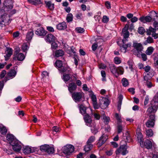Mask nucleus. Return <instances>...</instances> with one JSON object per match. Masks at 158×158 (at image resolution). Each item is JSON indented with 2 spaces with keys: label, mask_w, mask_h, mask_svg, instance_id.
I'll use <instances>...</instances> for the list:
<instances>
[{
  "label": "nucleus",
  "mask_w": 158,
  "mask_h": 158,
  "mask_svg": "<svg viewBox=\"0 0 158 158\" xmlns=\"http://www.w3.org/2000/svg\"><path fill=\"white\" fill-rule=\"evenodd\" d=\"M114 63L117 64H120L121 62V59L118 57H116L114 58Z\"/></svg>",
  "instance_id": "nucleus-51"
},
{
  "label": "nucleus",
  "mask_w": 158,
  "mask_h": 158,
  "mask_svg": "<svg viewBox=\"0 0 158 158\" xmlns=\"http://www.w3.org/2000/svg\"><path fill=\"white\" fill-rule=\"evenodd\" d=\"M77 87L75 83H70L69 84L68 90L71 93H73V91L76 89Z\"/></svg>",
  "instance_id": "nucleus-22"
},
{
  "label": "nucleus",
  "mask_w": 158,
  "mask_h": 158,
  "mask_svg": "<svg viewBox=\"0 0 158 158\" xmlns=\"http://www.w3.org/2000/svg\"><path fill=\"white\" fill-rule=\"evenodd\" d=\"M56 28L59 30H64L67 27L66 23L64 22L58 23L56 25Z\"/></svg>",
  "instance_id": "nucleus-20"
},
{
  "label": "nucleus",
  "mask_w": 158,
  "mask_h": 158,
  "mask_svg": "<svg viewBox=\"0 0 158 158\" xmlns=\"http://www.w3.org/2000/svg\"><path fill=\"white\" fill-rule=\"evenodd\" d=\"M4 6L11 9L13 7L12 1L11 0H6L4 3Z\"/></svg>",
  "instance_id": "nucleus-23"
},
{
  "label": "nucleus",
  "mask_w": 158,
  "mask_h": 158,
  "mask_svg": "<svg viewBox=\"0 0 158 158\" xmlns=\"http://www.w3.org/2000/svg\"><path fill=\"white\" fill-rule=\"evenodd\" d=\"M128 27H126V26L123 28L122 33L123 34V38H128L129 35V33L128 31Z\"/></svg>",
  "instance_id": "nucleus-26"
},
{
  "label": "nucleus",
  "mask_w": 158,
  "mask_h": 158,
  "mask_svg": "<svg viewBox=\"0 0 158 158\" xmlns=\"http://www.w3.org/2000/svg\"><path fill=\"white\" fill-rule=\"evenodd\" d=\"M127 64L129 66L130 69H132L133 68L132 66L133 65V61L132 60H129L128 61Z\"/></svg>",
  "instance_id": "nucleus-58"
},
{
  "label": "nucleus",
  "mask_w": 158,
  "mask_h": 158,
  "mask_svg": "<svg viewBox=\"0 0 158 158\" xmlns=\"http://www.w3.org/2000/svg\"><path fill=\"white\" fill-rule=\"evenodd\" d=\"M143 69L145 70V72L146 73L148 72L151 70L150 67L148 65H147L145 67H144Z\"/></svg>",
  "instance_id": "nucleus-61"
},
{
  "label": "nucleus",
  "mask_w": 158,
  "mask_h": 158,
  "mask_svg": "<svg viewBox=\"0 0 158 158\" xmlns=\"http://www.w3.org/2000/svg\"><path fill=\"white\" fill-rule=\"evenodd\" d=\"M109 67L111 73L114 74L116 77H118V73L117 72V68L116 67L114 64H109Z\"/></svg>",
  "instance_id": "nucleus-13"
},
{
  "label": "nucleus",
  "mask_w": 158,
  "mask_h": 158,
  "mask_svg": "<svg viewBox=\"0 0 158 158\" xmlns=\"http://www.w3.org/2000/svg\"><path fill=\"white\" fill-rule=\"evenodd\" d=\"M76 31L79 33H82L84 31V29L81 27H77L76 28Z\"/></svg>",
  "instance_id": "nucleus-56"
},
{
  "label": "nucleus",
  "mask_w": 158,
  "mask_h": 158,
  "mask_svg": "<svg viewBox=\"0 0 158 158\" xmlns=\"http://www.w3.org/2000/svg\"><path fill=\"white\" fill-rule=\"evenodd\" d=\"M52 130L53 132L56 133L59 131V127L57 126H54L52 128Z\"/></svg>",
  "instance_id": "nucleus-64"
},
{
  "label": "nucleus",
  "mask_w": 158,
  "mask_h": 158,
  "mask_svg": "<svg viewBox=\"0 0 158 158\" xmlns=\"http://www.w3.org/2000/svg\"><path fill=\"white\" fill-rule=\"evenodd\" d=\"M6 139L7 140L9 141L10 143H10L14 141L17 140L14 138V137L13 135L11 134H8L6 135Z\"/></svg>",
  "instance_id": "nucleus-31"
},
{
  "label": "nucleus",
  "mask_w": 158,
  "mask_h": 158,
  "mask_svg": "<svg viewBox=\"0 0 158 158\" xmlns=\"http://www.w3.org/2000/svg\"><path fill=\"white\" fill-rule=\"evenodd\" d=\"M59 70L61 73H64L66 72L67 73H69L70 72L71 69L68 67H64L62 66L59 69Z\"/></svg>",
  "instance_id": "nucleus-27"
},
{
  "label": "nucleus",
  "mask_w": 158,
  "mask_h": 158,
  "mask_svg": "<svg viewBox=\"0 0 158 158\" xmlns=\"http://www.w3.org/2000/svg\"><path fill=\"white\" fill-rule=\"evenodd\" d=\"M155 116L151 114L149 116V119L146 123V126L148 127H152L154 125L155 122Z\"/></svg>",
  "instance_id": "nucleus-6"
},
{
  "label": "nucleus",
  "mask_w": 158,
  "mask_h": 158,
  "mask_svg": "<svg viewBox=\"0 0 158 158\" xmlns=\"http://www.w3.org/2000/svg\"><path fill=\"white\" fill-rule=\"evenodd\" d=\"M145 32V29L142 27H139L138 30V32L140 34L143 35Z\"/></svg>",
  "instance_id": "nucleus-49"
},
{
  "label": "nucleus",
  "mask_w": 158,
  "mask_h": 158,
  "mask_svg": "<svg viewBox=\"0 0 158 158\" xmlns=\"http://www.w3.org/2000/svg\"><path fill=\"white\" fill-rule=\"evenodd\" d=\"M131 46V43H129L126 44H123L122 46L120 47V49L122 52L125 53L127 51V48L130 47Z\"/></svg>",
  "instance_id": "nucleus-21"
},
{
  "label": "nucleus",
  "mask_w": 158,
  "mask_h": 158,
  "mask_svg": "<svg viewBox=\"0 0 158 158\" xmlns=\"http://www.w3.org/2000/svg\"><path fill=\"white\" fill-rule=\"evenodd\" d=\"M154 48L152 47H148L145 51L146 54L148 55H150L153 53Z\"/></svg>",
  "instance_id": "nucleus-36"
},
{
  "label": "nucleus",
  "mask_w": 158,
  "mask_h": 158,
  "mask_svg": "<svg viewBox=\"0 0 158 158\" xmlns=\"http://www.w3.org/2000/svg\"><path fill=\"white\" fill-rule=\"evenodd\" d=\"M153 18H152L149 16L147 15L145 17L142 16L140 17L139 20L140 21L143 23L150 22L152 20Z\"/></svg>",
  "instance_id": "nucleus-16"
},
{
  "label": "nucleus",
  "mask_w": 158,
  "mask_h": 158,
  "mask_svg": "<svg viewBox=\"0 0 158 158\" xmlns=\"http://www.w3.org/2000/svg\"><path fill=\"white\" fill-rule=\"evenodd\" d=\"M83 95V93L81 92H74L72 94V97L75 102H79L81 100Z\"/></svg>",
  "instance_id": "nucleus-7"
},
{
  "label": "nucleus",
  "mask_w": 158,
  "mask_h": 158,
  "mask_svg": "<svg viewBox=\"0 0 158 158\" xmlns=\"http://www.w3.org/2000/svg\"><path fill=\"white\" fill-rule=\"evenodd\" d=\"M147 54L145 53H142L141 54V56L142 59L143 60V61H146L147 60Z\"/></svg>",
  "instance_id": "nucleus-63"
},
{
  "label": "nucleus",
  "mask_w": 158,
  "mask_h": 158,
  "mask_svg": "<svg viewBox=\"0 0 158 158\" xmlns=\"http://www.w3.org/2000/svg\"><path fill=\"white\" fill-rule=\"evenodd\" d=\"M134 49L133 50V52L134 55L137 57H139L140 53L142 52L143 47L140 43H134L133 44Z\"/></svg>",
  "instance_id": "nucleus-1"
},
{
  "label": "nucleus",
  "mask_w": 158,
  "mask_h": 158,
  "mask_svg": "<svg viewBox=\"0 0 158 158\" xmlns=\"http://www.w3.org/2000/svg\"><path fill=\"white\" fill-rule=\"evenodd\" d=\"M6 55L4 56L5 60L7 61L9 60L10 57L12 54L13 50L10 48H6Z\"/></svg>",
  "instance_id": "nucleus-17"
},
{
  "label": "nucleus",
  "mask_w": 158,
  "mask_h": 158,
  "mask_svg": "<svg viewBox=\"0 0 158 158\" xmlns=\"http://www.w3.org/2000/svg\"><path fill=\"white\" fill-rule=\"evenodd\" d=\"M158 108V107L152 105L150 103L147 110V115L150 116L151 114H154L155 115V113L157 111Z\"/></svg>",
  "instance_id": "nucleus-5"
},
{
  "label": "nucleus",
  "mask_w": 158,
  "mask_h": 158,
  "mask_svg": "<svg viewBox=\"0 0 158 158\" xmlns=\"http://www.w3.org/2000/svg\"><path fill=\"white\" fill-rule=\"evenodd\" d=\"M55 65L56 67L59 69L62 66V61L60 60H56L55 63Z\"/></svg>",
  "instance_id": "nucleus-44"
},
{
  "label": "nucleus",
  "mask_w": 158,
  "mask_h": 158,
  "mask_svg": "<svg viewBox=\"0 0 158 158\" xmlns=\"http://www.w3.org/2000/svg\"><path fill=\"white\" fill-rule=\"evenodd\" d=\"M55 39V37L51 34H48L46 36L45 38L46 41L49 43L54 41Z\"/></svg>",
  "instance_id": "nucleus-15"
},
{
  "label": "nucleus",
  "mask_w": 158,
  "mask_h": 158,
  "mask_svg": "<svg viewBox=\"0 0 158 158\" xmlns=\"http://www.w3.org/2000/svg\"><path fill=\"white\" fill-rule=\"evenodd\" d=\"M34 35V33L33 30H29L27 35L26 39L27 40L30 41L31 40Z\"/></svg>",
  "instance_id": "nucleus-28"
},
{
  "label": "nucleus",
  "mask_w": 158,
  "mask_h": 158,
  "mask_svg": "<svg viewBox=\"0 0 158 158\" xmlns=\"http://www.w3.org/2000/svg\"><path fill=\"white\" fill-rule=\"evenodd\" d=\"M64 55V52L62 50H59L56 51L55 55L56 57L62 56Z\"/></svg>",
  "instance_id": "nucleus-38"
},
{
  "label": "nucleus",
  "mask_w": 158,
  "mask_h": 158,
  "mask_svg": "<svg viewBox=\"0 0 158 158\" xmlns=\"http://www.w3.org/2000/svg\"><path fill=\"white\" fill-rule=\"evenodd\" d=\"M84 119L87 126H91V124L92 123V120L91 117L89 114H86L84 116Z\"/></svg>",
  "instance_id": "nucleus-12"
},
{
  "label": "nucleus",
  "mask_w": 158,
  "mask_h": 158,
  "mask_svg": "<svg viewBox=\"0 0 158 158\" xmlns=\"http://www.w3.org/2000/svg\"><path fill=\"white\" fill-rule=\"evenodd\" d=\"M7 131V129L6 127L3 125H0V132L3 135L6 134Z\"/></svg>",
  "instance_id": "nucleus-34"
},
{
  "label": "nucleus",
  "mask_w": 158,
  "mask_h": 158,
  "mask_svg": "<svg viewBox=\"0 0 158 158\" xmlns=\"http://www.w3.org/2000/svg\"><path fill=\"white\" fill-rule=\"evenodd\" d=\"M47 31L45 30L43 27H40L35 31L36 35L39 36H45L47 33Z\"/></svg>",
  "instance_id": "nucleus-14"
},
{
  "label": "nucleus",
  "mask_w": 158,
  "mask_h": 158,
  "mask_svg": "<svg viewBox=\"0 0 158 158\" xmlns=\"http://www.w3.org/2000/svg\"><path fill=\"white\" fill-rule=\"evenodd\" d=\"M151 103L154 106H155L158 107V96H155Z\"/></svg>",
  "instance_id": "nucleus-29"
},
{
  "label": "nucleus",
  "mask_w": 158,
  "mask_h": 158,
  "mask_svg": "<svg viewBox=\"0 0 158 158\" xmlns=\"http://www.w3.org/2000/svg\"><path fill=\"white\" fill-rule=\"evenodd\" d=\"M108 138V136L106 135L103 134L99 139L98 142L97 143L98 147H100L101 146L105 143Z\"/></svg>",
  "instance_id": "nucleus-8"
},
{
  "label": "nucleus",
  "mask_w": 158,
  "mask_h": 158,
  "mask_svg": "<svg viewBox=\"0 0 158 158\" xmlns=\"http://www.w3.org/2000/svg\"><path fill=\"white\" fill-rule=\"evenodd\" d=\"M95 137L94 136H91L88 140L87 143L91 144L95 140Z\"/></svg>",
  "instance_id": "nucleus-48"
},
{
  "label": "nucleus",
  "mask_w": 158,
  "mask_h": 158,
  "mask_svg": "<svg viewBox=\"0 0 158 158\" xmlns=\"http://www.w3.org/2000/svg\"><path fill=\"white\" fill-rule=\"evenodd\" d=\"M45 4H46V7L51 10H52L54 8V4L52 3L51 1H45Z\"/></svg>",
  "instance_id": "nucleus-24"
},
{
  "label": "nucleus",
  "mask_w": 158,
  "mask_h": 158,
  "mask_svg": "<svg viewBox=\"0 0 158 158\" xmlns=\"http://www.w3.org/2000/svg\"><path fill=\"white\" fill-rule=\"evenodd\" d=\"M103 100V104L106 107H107L110 104L109 100L106 98H104Z\"/></svg>",
  "instance_id": "nucleus-53"
},
{
  "label": "nucleus",
  "mask_w": 158,
  "mask_h": 158,
  "mask_svg": "<svg viewBox=\"0 0 158 158\" xmlns=\"http://www.w3.org/2000/svg\"><path fill=\"white\" fill-rule=\"evenodd\" d=\"M23 152L25 154H27L31 152V148L28 146H26L23 148Z\"/></svg>",
  "instance_id": "nucleus-33"
},
{
  "label": "nucleus",
  "mask_w": 158,
  "mask_h": 158,
  "mask_svg": "<svg viewBox=\"0 0 158 158\" xmlns=\"http://www.w3.org/2000/svg\"><path fill=\"white\" fill-rule=\"evenodd\" d=\"M92 101L93 106L95 109H98L99 107L97 103V98L96 95L94 94H91L90 96Z\"/></svg>",
  "instance_id": "nucleus-11"
},
{
  "label": "nucleus",
  "mask_w": 158,
  "mask_h": 158,
  "mask_svg": "<svg viewBox=\"0 0 158 158\" xmlns=\"http://www.w3.org/2000/svg\"><path fill=\"white\" fill-rule=\"evenodd\" d=\"M11 145L12 146V149L16 152H19L21 149V146L18 140L14 141L10 143Z\"/></svg>",
  "instance_id": "nucleus-4"
},
{
  "label": "nucleus",
  "mask_w": 158,
  "mask_h": 158,
  "mask_svg": "<svg viewBox=\"0 0 158 158\" xmlns=\"http://www.w3.org/2000/svg\"><path fill=\"white\" fill-rule=\"evenodd\" d=\"M91 127V131L92 133L94 135L96 134L98 132V129L96 127V124L93 123L91 124V126H89Z\"/></svg>",
  "instance_id": "nucleus-25"
},
{
  "label": "nucleus",
  "mask_w": 158,
  "mask_h": 158,
  "mask_svg": "<svg viewBox=\"0 0 158 158\" xmlns=\"http://www.w3.org/2000/svg\"><path fill=\"white\" fill-rule=\"evenodd\" d=\"M74 150V147L72 145H66L64 148V152L66 154L69 155Z\"/></svg>",
  "instance_id": "nucleus-9"
},
{
  "label": "nucleus",
  "mask_w": 158,
  "mask_h": 158,
  "mask_svg": "<svg viewBox=\"0 0 158 158\" xmlns=\"http://www.w3.org/2000/svg\"><path fill=\"white\" fill-rule=\"evenodd\" d=\"M137 136L138 141L140 143V145H141L142 143H143V136L141 132H139L137 133Z\"/></svg>",
  "instance_id": "nucleus-32"
},
{
  "label": "nucleus",
  "mask_w": 158,
  "mask_h": 158,
  "mask_svg": "<svg viewBox=\"0 0 158 158\" xmlns=\"http://www.w3.org/2000/svg\"><path fill=\"white\" fill-rule=\"evenodd\" d=\"M152 20L154 21L153 24L154 28L156 30H158V22L156 21V19L155 18L152 19Z\"/></svg>",
  "instance_id": "nucleus-46"
},
{
  "label": "nucleus",
  "mask_w": 158,
  "mask_h": 158,
  "mask_svg": "<svg viewBox=\"0 0 158 158\" xmlns=\"http://www.w3.org/2000/svg\"><path fill=\"white\" fill-rule=\"evenodd\" d=\"M117 129L118 134H119L122 132L123 131V127L121 123H118Z\"/></svg>",
  "instance_id": "nucleus-45"
},
{
  "label": "nucleus",
  "mask_w": 158,
  "mask_h": 158,
  "mask_svg": "<svg viewBox=\"0 0 158 158\" xmlns=\"http://www.w3.org/2000/svg\"><path fill=\"white\" fill-rule=\"evenodd\" d=\"M103 119L104 120V122L105 124H107L110 120V118L108 117L104 116L103 117Z\"/></svg>",
  "instance_id": "nucleus-55"
},
{
  "label": "nucleus",
  "mask_w": 158,
  "mask_h": 158,
  "mask_svg": "<svg viewBox=\"0 0 158 158\" xmlns=\"http://www.w3.org/2000/svg\"><path fill=\"white\" fill-rule=\"evenodd\" d=\"M51 44V48L52 49H56L58 47L57 44L55 42H52Z\"/></svg>",
  "instance_id": "nucleus-57"
},
{
  "label": "nucleus",
  "mask_w": 158,
  "mask_h": 158,
  "mask_svg": "<svg viewBox=\"0 0 158 158\" xmlns=\"http://www.w3.org/2000/svg\"><path fill=\"white\" fill-rule=\"evenodd\" d=\"M154 42V40L150 36L148 37L146 40H145L143 43V44L145 45H146L147 44H151Z\"/></svg>",
  "instance_id": "nucleus-39"
},
{
  "label": "nucleus",
  "mask_w": 158,
  "mask_h": 158,
  "mask_svg": "<svg viewBox=\"0 0 158 158\" xmlns=\"http://www.w3.org/2000/svg\"><path fill=\"white\" fill-rule=\"evenodd\" d=\"M93 147V145L92 144L87 143V144L85 146L84 150L86 152H88L92 149Z\"/></svg>",
  "instance_id": "nucleus-37"
},
{
  "label": "nucleus",
  "mask_w": 158,
  "mask_h": 158,
  "mask_svg": "<svg viewBox=\"0 0 158 158\" xmlns=\"http://www.w3.org/2000/svg\"><path fill=\"white\" fill-rule=\"evenodd\" d=\"M73 15L71 13H69L66 17V20L68 22H70L73 21Z\"/></svg>",
  "instance_id": "nucleus-41"
},
{
  "label": "nucleus",
  "mask_w": 158,
  "mask_h": 158,
  "mask_svg": "<svg viewBox=\"0 0 158 158\" xmlns=\"http://www.w3.org/2000/svg\"><path fill=\"white\" fill-rule=\"evenodd\" d=\"M109 21L108 18L106 16H104L102 18V22L104 23H106Z\"/></svg>",
  "instance_id": "nucleus-59"
},
{
  "label": "nucleus",
  "mask_w": 158,
  "mask_h": 158,
  "mask_svg": "<svg viewBox=\"0 0 158 158\" xmlns=\"http://www.w3.org/2000/svg\"><path fill=\"white\" fill-rule=\"evenodd\" d=\"M115 117L118 121V123H122L121 116L118 114L116 113L115 114Z\"/></svg>",
  "instance_id": "nucleus-50"
},
{
  "label": "nucleus",
  "mask_w": 158,
  "mask_h": 158,
  "mask_svg": "<svg viewBox=\"0 0 158 158\" xmlns=\"http://www.w3.org/2000/svg\"><path fill=\"white\" fill-rule=\"evenodd\" d=\"M142 147L145 146V148L148 149H150L152 148V144L151 141L147 139L140 145Z\"/></svg>",
  "instance_id": "nucleus-18"
},
{
  "label": "nucleus",
  "mask_w": 158,
  "mask_h": 158,
  "mask_svg": "<svg viewBox=\"0 0 158 158\" xmlns=\"http://www.w3.org/2000/svg\"><path fill=\"white\" fill-rule=\"evenodd\" d=\"M156 29L150 26L149 27V29L147 30L146 32L147 35H152V34L156 32Z\"/></svg>",
  "instance_id": "nucleus-30"
},
{
  "label": "nucleus",
  "mask_w": 158,
  "mask_h": 158,
  "mask_svg": "<svg viewBox=\"0 0 158 158\" xmlns=\"http://www.w3.org/2000/svg\"><path fill=\"white\" fill-rule=\"evenodd\" d=\"M6 74V70H3L2 72L1 73V74H0V78H3Z\"/></svg>",
  "instance_id": "nucleus-62"
},
{
  "label": "nucleus",
  "mask_w": 158,
  "mask_h": 158,
  "mask_svg": "<svg viewBox=\"0 0 158 158\" xmlns=\"http://www.w3.org/2000/svg\"><path fill=\"white\" fill-rule=\"evenodd\" d=\"M14 56L17 59V60L19 61H23L25 58V56L24 54L22 53H19V52L16 51L15 52L14 54Z\"/></svg>",
  "instance_id": "nucleus-19"
},
{
  "label": "nucleus",
  "mask_w": 158,
  "mask_h": 158,
  "mask_svg": "<svg viewBox=\"0 0 158 158\" xmlns=\"http://www.w3.org/2000/svg\"><path fill=\"white\" fill-rule=\"evenodd\" d=\"M153 132L152 129H148L146 131V134L149 137H151L153 135Z\"/></svg>",
  "instance_id": "nucleus-54"
},
{
  "label": "nucleus",
  "mask_w": 158,
  "mask_h": 158,
  "mask_svg": "<svg viewBox=\"0 0 158 158\" xmlns=\"http://www.w3.org/2000/svg\"><path fill=\"white\" fill-rule=\"evenodd\" d=\"M70 78V77L69 74H64L63 76V79L65 82L68 81Z\"/></svg>",
  "instance_id": "nucleus-47"
},
{
  "label": "nucleus",
  "mask_w": 158,
  "mask_h": 158,
  "mask_svg": "<svg viewBox=\"0 0 158 158\" xmlns=\"http://www.w3.org/2000/svg\"><path fill=\"white\" fill-rule=\"evenodd\" d=\"M154 71L152 69L147 73H144L143 74L144 80H151L154 76Z\"/></svg>",
  "instance_id": "nucleus-10"
},
{
  "label": "nucleus",
  "mask_w": 158,
  "mask_h": 158,
  "mask_svg": "<svg viewBox=\"0 0 158 158\" xmlns=\"http://www.w3.org/2000/svg\"><path fill=\"white\" fill-rule=\"evenodd\" d=\"M40 150L41 152H46L49 154H52L54 152V148L47 144L41 146Z\"/></svg>",
  "instance_id": "nucleus-2"
},
{
  "label": "nucleus",
  "mask_w": 158,
  "mask_h": 158,
  "mask_svg": "<svg viewBox=\"0 0 158 158\" xmlns=\"http://www.w3.org/2000/svg\"><path fill=\"white\" fill-rule=\"evenodd\" d=\"M87 108L84 106L83 105H81L80 106V113L82 115L86 114V110Z\"/></svg>",
  "instance_id": "nucleus-35"
},
{
  "label": "nucleus",
  "mask_w": 158,
  "mask_h": 158,
  "mask_svg": "<svg viewBox=\"0 0 158 158\" xmlns=\"http://www.w3.org/2000/svg\"><path fill=\"white\" fill-rule=\"evenodd\" d=\"M16 73V72L15 69H11L8 73L7 75L9 77H15Z\"/></svg>",
  "instance_id": "nucleus-40"
},
{
  "label": "nucleus",
  "mask_w": 158,
  "mask_h": 158,
  "mask_svg": "<svg viewBox=\"0 0 158 158\" xmlns=\"http://www.w3.org/2000/svg\"><path fill=\"white\" fill-rule=\"evenodd\" d=\"M123 85L124 87H127L129 85L128 80L126 78H123L122 80Z\"/></svg>",
  "instance_id": "nucleus-42"
},
{
  "label": "nucleus",
  "mask_w": 158,
  "mask_h": 158,
  "mask_svg": "<svg viewBox=\"0 0 158 158\" xmlns=\"http://www.w3.org/2000/svg\"><path fill=\"white\" fill-rule=\"evenodd\" d=\"M129 147L127 144L121 145L115 151V153L116 155L121 153L123 155H125L128 153V151L127 149Z\"/></svg>",
  "instance_id": "nucleus-3"
},
{
  "label": "nucleus",
  "mask_w": 158,
  "mask_h": 158,
  "mask_svg": "<svg viewBox=\"0 0 158 158\" xmlns=\"http://www.w3.org/2000/svg\"><path fill=\"white\" fill-rule=\"evenodd\" d=\"M101 74L102 77V80L103 81H106V73L105 72L104 70H102L101 71Z\"/></svg>",
  "instance_id": "nucleus-52"
},
{
  "label": "nucleus",
  "mask_w": 158,
  "mask_h": 158,
  "mask_svg": "<svg viewBox=\"0 0 158 158\" xmlns=\"http://www.w3.org/2000/svg\"><path fill=\"white\" fill-rule=\"evenodd\" d=\"M150 80H144L145 81V85L148 88H151L153 86L152 82L150 81Z\"/></svg>",
  "instance_id": "nucleus-43"
},
{
  "label": "nucleus",
  "mask_w": 158,
  "mask_h": 158,
  "mask_svg": "<svg viewBox=\"0 0 158 158\" xmlns=\"http://www.w3.org/2000/svg\"><path fill=\"white\" fill-rule=\"evenodd\" d=\"M117 72L118 73V76L119 74H122L123 73V71L122 70V68L121 67H119L117 68Z\"/></svg>",
  "instance_id": "nucleus-60"
}]
</instances>
